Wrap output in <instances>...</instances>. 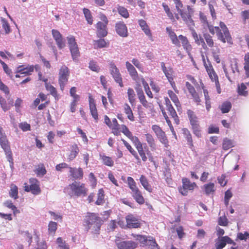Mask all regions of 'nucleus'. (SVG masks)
<instances>
[{
	"label": "nucleus",
	"instance_id": "nucleus-1",
	"mask_svg": "<svg viewBox=\"0 0 249 249\" xmlns=\"http://www.w3.org/2000/svg\"><path fill=\"white\" fill-rule=\"evenodd\" d=\"M84 222L86 231L90 230L92 233H99L103 221L97 213H87Z\"/></svg>",
	"mask_w": 249,
	"mask_h": 249
},
{
	"label": "nucleus",
	"instance_id": "nucleus-2",
	"mask_svg": "<svg viewBox=\"0 0 249 249\" xmlns=\"http://www.w3.org/2000/svg\"><path fill=\"white\" fill-rule=\"evenodd\" d=\"M70 189L69 195L71 196L84 197L87 195L88 189L85 184L80 182L74 181L69 185Z\"/></svg>",
	"mask_w": 249,
	"mask_h": 249
},
{
	"label": "nucleus",
	"instance_id": "nucleus-3",
	"mask_svg": "<svg viewBox=\"0 0 249 249\" xmlns=\"http://www.w3.org/2000/svg\"><path fill=\"white\" fill-rule=\"evenodd\" d=\"M133 237L140 243L142 244L143 246H147L150 249H155L156 248L157 249H159V246L156 240L151 236L135 234L133 235Z\"/></svg>",
	"mask_w": 249,
	"mask_h": 249
},
{
	"label": "nucleus",
	"instance_id": "nucleus-4",
	"mask_svg": "<svg viewBox=\"0 0 249 249\" xmlns=\"http://www.w3.org/2000/svg\"><path fill=\"white\" fill-rule=\"evenodd\" d=\"M69 75L70 71L68 68L65 65L61 66L58 73V83L62 91L64 90L68 82Z\"/></svg>",
	"mask_w": 249,
	"mask_h": 249
},
{
	"label": "nucleus",
	"instance_id": "nucleus-5",
	"mask_svg": "<svg viewBox=\"0 0 249 249\" xmlns=\"http://www.w3.org/2000/svg\"><path fill=\"white\" fill-rule=\"evenodd\" d=\"M109 71L114 81L119 84L120 87H123L124 84L121 74L113 61H110L109 63Z\"/></svg>",
	"mask_w": 249,
	"mask_h": 249
},
{
	"label": "nucleus",
	"instance_id": "nucleus-6",
	"mask_svg": "<svg viewBox=\"0 0 249 249\" xmlns=\"http://www.w3.org/2000/svg\"><path fill=\"white\" fill-rule=\"evenodd\" d=\"M183 20L188 26L194 25V21L192 17L194 14V10L189 5L187 6V9H183L181 12H178Z\"/></svg>",
	"mask_w": 249,
	"mask_h": 249
},
{
	"label": "nucleus",
	"instance_id": "nucleus-7",
	"mask_svg": "<svg viewBox=\"0 0 249 249\" xmlns=\"http://www.w3.org/2000/svg\"><path fill=\"white\" fill-rule=\"evenodd\" d=\"M30 185L25 184L24 190L27 192H31L34 195H38L41 192L38 181L36 178H31L29 179Z\"/></svg>",
	"mask_w": 249,
	"mask_h": 249
},
{
	"label": "nucleus",
	"instance_id": "nucleus-8",
	"mask_svg": "<svg viewBox=\"0 0 249 249\" xmlns=\"http://www.w3.org/2000/svg\"><path fill=\"white\" fill-rule=\"evenodd\" d=\"M115 243L118 249H135L138 247V244L132 240H116Z\"/></svg>",
	"mask_w": 249,
	"mask_h": 249
},
{
	"label": "nucleus",
	"instance_id": "nucleus-9",
	"mask_svg": "<svg viewBox=\"0 0 249 249\" xmlns=\"http://www.w3.org/2000/svg\"><path fill=\"white\" fill-rule=\"evenodd\" d=\"M152 129L161 143L165 145L167 144L168 141L165 133L159 125H153Z\"/></svg>",
	"mask_w": 249,
	"mask_h": 249
},
{
	"label": "nucleus",
	"instance_id": "nucleus-10",
	"mask_svg": "<svg viewBox=\"0 0 249 249\" xmlns=\"http://www.w3.org/2000/svg\"><path fill=\"white\" fill-rule=\"evenodd\" d=\"M126 227L129 229L138 228L141 226L139 220L132 214L127 215L125 217Z\"/></svg>",
	"mask_w": 249,
	"mask_h": 249
},
{
	"label": "nucleus",
	"instance_id": "nucleus-11",
	"mask_svg": "<svg viewBox=\"0 0 249 249\" xmlns=\"http://www.w3.org/2000/svg\"><path fill=\"white\" fill-rule=\"evenodd\" d=\"M89 102L90 114L94 120L97 122L98 120V113L96 107V102L90 94L89 95Z\"/></svg>",
	"mask_w": 249,
	"mask_h": 249
},
{
	"label": "nucleus",
	"instance_id": "nucleus-12",
	"mask_svg": "<svg viewBox=\"0 0 249 249\" xmlns=\"http://www.w3.org/2000/svg\"><path fill=\"white\" fill-rule=\"evenodd\" d=\"M115 31L117 34L121 37H125L128 36L127 28L123 21H119L115 24Z\"/></svg>",
	"mask_w": 249,
	"mask_h": 249
},
{
	"label": "nucleus",
	"instance_id": "nucleus-13",
	"mask_svg": "<svg viewBox=\"0 0 249 249\" xmlns=\"http://www.w3.org/2000/svg\"><path fill=\"white\" fill-rule=\"evenodd\" d=\"M96 35L98 37L103 38L107 35V25L101 21H98L96 24Z\"/></svg>",
	"mask_w": 249,
	"mask_h": 249
},
{
	"label": "nucleus",
	"instance_id": "nucleus-14",
	"mask_svg": "<svg viewBox=\"0 0 249 249\" xmlns=\"http://www.w3.org/2000/svg\"><path fill=\"white\" fill-rule=\"evenodd\" d=\"M206 27L208 28L210 33L213 35H214L215 33H216V36L218 40H220L223 43L226 42L225 38H224V35L221 32V30L219 27H214L212 25H211L210 23L206 26Z\"/></svg>",
	"mask_w": 249,
	"mask_h": 249
},
{
	"label": "nucleus",
	"instance_id": "nucleus-15",
	"mask_svg": "<svg viewBox=\"0 0 249 249\" xmlns=\"http://www.w3.org/2000/svg\"><path fill=\"white\" fill-rule=\"evenodd\" d=\"M191 34L195 40V43L198 45H201L202 47L206 50L207 49V45L204 41V38L200 35H198L195 30L191 29Z\"/></svg>",
	"mask_w": 249,
	"mask_h": 249
},
{
	"label": "nucleus",
	"instance_id": "nucleus-16",
	"mask_svg": "<svg viewBox=\"0 0 249 249\" xmlns=\"http://www.w3.org/2000/svg\"><path fill=\"white\" fill-rule=\"evenodd\" d=\"M219 26L221 28L220 30H221V32L223 33L224 38H225V40H227L228 43L229 44L232 45L233 44L232 39L229 31L226 25L224 22H220Z\"/></svg>",
	"mask_w": 249,
	"mask_h": 249
},
{
	"label": "nucleus",
	"instance_id": "nucleus-17",
	"mask_svg": "<svg viewBox=\"0 0 249 249\" xmlns=\"http://www.w3.org/2000/svg\"><path fill=\"white\" fill-rule=\"evenodd\" d=\"M70 172L71 176L75 179H82L83 178L84 173L83 169L79 167L78 168L70 167Z\"/></svg>",
	"mask_w": 249,
	"mask_h": 249
},
{
	"label": "nucleus",
	"instance_id": "nucleus-18",
	"mask_svg": "<svg viewBox=\"0 0 249 249\" xmlns=\"http://www.w3.org/2000/svg\"><path fill=\"white\" fill-rule=\"evenodd\" d=\"M166 32L168 33L170 38L171 39L172 42L173 44L179 47H180V39L178 36L177 37L176 33L172 31L171 27H166Z\"/></svg>",
	"mask_w": 249,
	"mask_h": 249
},
{
	"label": "nucleus",
	"instance_id": "nucleus-19",
	"mask_svg": "<svg viewBox=\"0 0 249 249\" xmlns=\"http://www.w3.org/2000/svg\"><path fill=\"white\" fill-rule=\"evenodd\" d=\"M203 61L204 62V66L206 69V70L208 73L210 79L212 81L215 82V86L216 88H219V82L218 81V76L217 75L216 73L213 70V68L212 66H211V69H208V67L205 65L206 63L205 62L204 59L203 60Z\"/></svg>",
	"mask_w": 249,
	"mask_h": 249
},
{
	"label": "nucleus",
	"instance_id": "nucleus-20",
	"mask_svg": "<svg viewBox=\"0 0 249 249\" xmlns=\"http://www.w3.org/2000/svg\"><path fill=\"white\" fill-rule=\"evenodd\" d=\"M131 194L136 202L139 204L142 205L144 203V197L139 188L131 191Z\"/></svg>",
	"mask_w": 249,
	"mask_h": 249
},
{
	"label": "nucleus",
	"instance_id": "nucleus-21",
	"mask_svg": "<svg viewBox=\"0 0 249 249\" xmlns=\"http://www.w3.org/2000/svg\"><path fill=\"white\" fill-rule=\"evenodd\" d=\"M125 66L132 79L133 80H137L138 78V74L135 67L128 61L125 62Z\"/></svg>",
	"mask_w": 249,
	"mask_h": 249
},
{
	"label": "nucleus",
	"instance_id": "nucleus-22",
	"mask_svg": "<svg viewBox=\"0 0 249 249\" xmlns=\"http://www.w3.org/2000/svg\"><path fill=\"white\" fill-rule=\"evenodd\" d=\"M137 93L140 102L142 105V106L146 108H150L151 107V106H150L149 105H150L151 104L148 103L147 100H146L142 89H137Z\"/></svg>",
	"mask_w": 249,
	"mask_h": 249
},
{
	"label": "nucleus",
	"instance_id": "nucleus-23",
	"mask_svg": "<svg viewBox=\"0 0 249 249\" xmlns=\"http://www.w3.org/2000/svg\"><path fill=\"white\" fill-rule=\"evenodd\" d=\"M179 39L181 42L183 48L186 50L188 55H190V52L192 50V47L190 44L187 38L181 35L178 36Z\"/></svg>",
	"mask_w": 249,
	"mask_h": 249
},
{
	"label": "nucleus",
	"instance_id": "nucleus-24",
	"mask_svg": "<svg viewBox=\"0 0 249 249\" xmlns=\"http://www.w3.org/2000/svg\"><path fill=\"white\" fill-rule=\"evenodd\" d=\"M80 149L77 144H73L70 146V153L68 156V159L70 160H73L77 156Z\"/></svg>",
	"mask_w": 249,
	"mask_h": 249
},
{
	"label": "nucleus",
	"instance_id": "nucleus-25",
	"mask_svg": "<svg viewBox=\"0 0 249 249\" xmlns=\"http://www.w3.org/2000/svg\"><path fill=\"white\" fill-rule=\"evenodd\" d=\"M202 189L207 196L213 194L216 190V187L214 183L213 182H209L204 184L202 187Z\"/></svg>",
	"mask_w": 249,
	"mask_h": 249
},
{
	"label": "nucleus",
	"instance_id": "nucleus-26",
	"mask_svg": "<svg viewBox=\"0 0 249 249\" xmlns=\"http://www.w3.org/2000/svg\"><path fill=\"white\" fill-rule=\"evenodd\" d=\"M140 181L144 189L149 193L152 192L153 189L149 183L148 180L146 177L142 175L140 178Z\"/></svg>",
	"mask_w": 249,
	"mask_h": 249
},
{
	"label": "nucleus",
	"instance_id": "nucleus-27",
	"mask_svg": "<svg viewBox=\"0 0 249 249\" xmlns=\"http://www.w3.org/2000/svg\"><path fill=\"white\" fill-rule=\"evenodd\" d=\"M72 58L73 61L76 62L78 60V58L80 56V52L78 45L71 46L69 47Z\"/></svg>",
	"mask_w": 249,
	"mask_h": 249
},
{
	"label": "nucleus",
	"instance_id": "nucleus-28",
	"mask_svg": "<svg viewBox=\"0 0 249 249\" xmlns=\"http://www.w3.org/2000/svg\"><path fill=\"white\" fill-rule=\"evenodd\" d=\"M122 141L123 142L124 146L126 147L129 152L134 156L135 159L137 160L138 162L141 161V159L139 158L137 152L131 147V146L124 140L122 139Z\"/></svg>",
	"mask_w": 249,
	"mask_h": 249
},
{
	"label": "nucleus",
	"instance_id": "nucleus-29",
	"mask_svg": "<svg viewBox=\"0 0 249 249\" xmlns=\"http://www.w3.org/2000/svg\"><path fill=\"white\" fill-rule=\"evenodd\" d=\"M187 113L191 125L199 123L197 117L193 111L190 109L188 110Z\"/></svg>",
	"mask_w": 249,
	"mask_h": 249
},
{
	"label": "nucleus",
	"instance_id": "nucleus-30",
	"mask_svg": "<svg viewBox=\"0 0 249 249\" xmlns=\"http://www.w3.org/2000/svg\"><path fill=\"white\" fill-rule=\"evenodd\" d=\"M235 145V142L227 138H224L222 143V148L225 150H227L231 148L234 147Z\"/></svg>",
	"mask_w": 249,
	"mask_h": 249
},
{
	"label": "nucleus",
	"instance_id": "nucleus-31",
	"mask_svg": "<svg viewBox=\"0 0 249 249\" xmlns=\"http://www.w3.org/2000/svg\"><path fill=\"white\" fill-rule=\"evenodd\" d=\"M145 140L147 142L149 146L152 149H155L156 145L155 140L153 136L150 133H146L144 135Z\"/></svg>",
	"mask_w": 249,
	"mask_h": 249
},
{
	"label": "nucleus",
	"instance_id": "nucleus-32",
	"mask_svg": "<svg viewBox=\"0 0 249 249\" xmlns=\"http://www.w3.org/2000/svg\"><path fill=\"white\" fill-rule=\"evenodd\" d=\"M105 192L103 189L101 188L98 190L97 194V199L95 204L97 205H101L105 203Z\"/></svg>",
	"mask_w": 249,
	"mask_h": 249
},
{
	"label": "nucleus",
	"instance_id": "nucleus-33",
	"mask_svg": "<svg viewBox=\"0 0 249 249\" xmlns=\"http://www.w3.org/2000/svg\"><path fill=\"white\" fill-rule=\"evenodd\" d=\"M182 181V186L187 190L192 191L194 190L195 187L196 186V183L191 182L190 180L187 178H183Z\"/></svg>",
	"mask_w": 249,
	"mask_h": 249
},
{
	"label": "nucleus",
	"instance_id": "nucleus-34",
	"mask_svg": "<svg viewBox=\"0 0 249 249\" xmlns=\"http://www.w3.org/2000/svg\"><path fill=\"white\" fill-rule=\"evenodd\" d=\"M166 109L168 110L169 113L171 116V117L173 118H174L175 123L177 124H179V119L173 107L172 106H171L168 107H167Z\"/></svg>",
	"mask_w": 249,
	"mask_h": 249
},
{
	"label": "nucleus",
	"instance_id": "nucleus-35",
	"mask_svg": "<svg viewBox=\"0 0 249 249\" xmlns=\"http://www.w3.org/2000/svg\"><path fill=\"white\" fill-rule=\"evenodd\" d=\"M226 245L225 236L218 237L215 240V248L216 249H222Z\"/></svg>",
	"mask_w": 249,
	"mask_h": 249
},
{
	"label": "nucleus",
	"instance_id": "nucleus-36",
	"mask_svg": "<svg viewBox=\"0 0 249 249\" xmlns=\"http://www.w3.org/2000/svg\"><path fill=\"white\" fill-rule=\"evenodd\" d=\"M83 12L88 23L90 25L92 24L93 17L92 16L90 11L88 8H84L83 9Z\"/></svg>",
	"mask_w": 249,
	"mask_h": 249
},
{
	"label": "nucleus",
	"instance_id": "nucleus-37",
	"mask_svg": "<svg viewBox=\"0 0 249 249\" xmlns=\"http://www.w3.org/2000/svg\"><path fill=\"white\" fill-rule=\"evenodd\" d=\"M107 42L103 38H100L99 39L94 40L93 46L94 49H98L103 48L106 47Z\"/></svg>",
	"mask_w": 249,
	"mask_h": 249
},
{
	"label": "nucleus",
	"instance_id": "nucleus-38",
	"mask_svg": "<svg viewBox=\"0 0 249 249\" xmlns=\"http://www.w3.org/2000/svg\"><path fill=\"white\" fill-rule=\"evenodd\" d=\"M100 157L105 165L110 167L113 166L114 161L110 157L101 154H100Z\"/></svg>",
	"mask_w": 249,
	"mask_h": 249
},
{
	"label": "nucleus",
	"instance_id": "nucleus-39",
	"mask_svg": "<svg viewBox=\"0 0 249 249\" xmlns=\"http://www.w3.org/2000/svg\"><path fill=\"white\" fill-rule=\"evenodd\" d=\"M0 145L3 150L10 147L6 134L0 136Z\"/></svg>",
	"mask_w": 249,
	"mask_h": 249
},
{
	"label": "nucleus",
	"instance_id": "nucleus-40",
	"mask_svg": "<svg viewBox=\"0 0 249 249\" xmlns=\"http://www.w3.org/2000/svg\"><path fill=\"white\" fill-rule=\"evenodd\" d=\"M124 113L127 115V118L131 121H134V117L131 108L127 103L124 104Z\"/></svg>",
	"mask_w": 249,
	"mask_h": 249
},
{
	"label": "nucleus",
	"instance_id": "nucleus-41",
	"mask_svg": "<svg viewBox=\"0 0 249 249\" xmlns=\"http://www.w3.org/2000/svg\"><path fill=\"white\" fill-rule=\"evenodd\" d=\"M46 89L50 92V93L54 97L56 100H58L59 97L56 89L51 85L46 84Z\"/></svg>",
	"mask_w": 249,
	"mask_h": 249
},
{
	"label": "nucleus",
	"instance_id": "nucleus-42",
	"mask_svg": "<svg viewBox=\"0 0 249 249\" xmlns=\"http://www.w3.org/2000/svg\"><path fill=\"white\" fill-rule=\"evenodd\" d=\"M247 86L245 84L242 83L238 86L237 92L239 95L247 96L248 92L246 90Z\"/></svg>",
	"mask_w": 249,
	"mask_h": 249
},
{
	"label": "nucleus",
	"instance_id": "nucleus-43",
	"mask_svg": "<svg viewBox=\"0 0 249 249\" xmlns=\"http://www.w3.org/2000/svg\"><path fill=\"white\" fill-rule=\"evenodd\" d=\"M168 94L172 101L175 103V105L177 107H180V102L177 95L171 90H169L168 91Z\"/></svg>",
	"mask_w": 249,
	"mask_h": 249
},
{
	"label": "nucleus",
	"instance_id": "nucleus-44",
	"mask_svg": "<svg viewBox=\"0 0 249 249\" xmlns=\"http://www.w3.org/2000/svg\"><path fill=\"white\" fill-rule=\"evenodd\" d=\"M231 108V102L226 101L224 102L221 107V110L222 113H226L230 111Z\"/></svg>",
	"mask_w": 249,
	"mask_h": 249
},
{
	"label": "nucleus",
	"instance_id": "nucleus-45",
	"mask_svg": "<svg viewBox=\"0 0 249 249\" xmlns=\"http://www.w3.org/2000/svg\"><path fill=\"white\" fill-rule=\"evenodd\" d=\"M0 105L4 112L9 110L12 106V104L10 105L9 103H7L6 100L2 97H0Z\"/></svg>",
	"mask_w": 249,
	"mask_h": 249
},
{
	"label": "nucleus",
	"instance_id": "nucleus-46",
	"mask_svg": "<svg viewBox=\"0 0 249 249\" xmlns=\"http://www.w3.org/2000/svg\"><path fill=\"white\" fill-rule=\"evenodd\" d=\"M203 37L204 38L206 42V45H207L209 47L212 48L213 46L214 42L212 36L207 33L203 34Z\"/></svg>",
	"mask_w": 249,
	"mask_h": 249
},
{
	"label": "nucleus",
	"instance_id": "nucleus-47",
	"mask_svg": "<svg viewBox=\"0 0 249 249\" xmlns=\"http://www.w3.org/2000/svg\"><path fill=\"white\" fill-rule=\"evenodd\" d=\"M128 98L130 103L133 105L135 101V93L132 88H128L127 89Z\"/></svg>",
	"mask_w": 249,
	"mask_h": 249
},
{
	"label": "nucleus",
	"instance_id": "nucleus-48",
	"mask_svg": "<svg viewBox=\"0 0 249 249\" xmlns=\"http://www.w3.org/2000/svg\"><path fill=\"white\" fill-rule=\"evenodd\" d=\"M9 196L14 199L18 198V188L17 186L14 185L11 187L10 191L9 192Z\"/></svg>",
	"mask_w": 249,
	"mask_h": 249
},
{
	"label": "nucleus",
	"instance_id": "nucleus-49",
	"mask_svg": "<svg viewBox=\"0 0 249 249\" xmlns=\"http://www.w3.org/2000/svg\"><path fill=\"white\" fill-rule=\"evenodd\" d=\"M127 181L128 187L130 189L131 191L138 188L136 186V182L132 177H128L127 178Z\"/></svg>",
	"mask_w": 249,
	"mask_h": 249
},
{
	"label": "nucleus",
	"instance_id": "nucleus-50",
	"mask_svg": "<svg viewBox=\"0 0 249 249\" xmlns=\"http://www.w3.org/2000/svg\"><path fill=\"white\" fill-rule=\"evenodd\" d=\"M119 14L123 17L126 18L129 17V13L128 10L124 7L119 6L117 8Z\"/></svg>",
	"mask_w": 249,
	"mask_h": 249
},
{
	"label": "nucleus",
	"instance_id": "nucleus-51",
	"mask_svg": "<svg viewBox=\"0 0 249 249\" xmlns=\"http://www.w3.org/2000/svg\"><path fill=\"white\" fill-rule=\"evenodd\" d=\"M57 229V223L50 221L48 225V232L49 234H54Z\"/></svg>",
	"mask_w": 249,
	"mask_h": 249
},
{
	"label": "nucleus",
	"instance_id": "nucleus-52",
	"mask_svg": "<svg viewBox=\"0 0 249 249\" xmlns=\"http://www.w3.org/2000/svg\"><path fill=\"white\" fill-rule=\"evenodd\" d=\"M3 150L5 153L7 160L11 164H13V154L10 147L5 149Z\"/></svg>",
	"mask_w": 249,
	"mask_h": 249
},
{
	"label": "nucleus",
	"instance_id": "nucleus-53",
	"mask_svg": "<svg viewBox=\"0 0 249 249\" xmlns=\"http://www.w3.org/2000/svg\"><path fill=\"white\" fill-rule=\"evenodd\" d=\"M89 68L91 71L97 72H99L100 70L99 66L97 64V62L93 60L89 61Z\"/></svg>",
	"mask_w": 249,
	"mask_h": 249
},
{
	"label": "nucleus",
	"instance_id": "nucleus-54",
	"mask_svg": "<svg viewBox=\"0 0 249 249\" xmlns=\"http://www.w3.org/2000/svg\"><path fill=\"white\" fill-rule=\"evenodd\" d=\"M4 205L13 211L14 213L17 212H18L17 207L13 204V202L10 200H7L5 201Z\"/></svg>",
	"mask_w": 249,
	"mask_h": 249
},
{
	"label": "nucleus",
	"instance_id": "nucleus-55",
	"mask_svg": "<svg viewBox=\"0 0 249 249\" xmlns=\"http://www.w3.org/2000/svg\"><path fill=\"white\" fill-rule=\"evenodd\" d=\"M145 91L147 95L150 98H152L153 97L152 92L151 91L150 88L149 87L148 84L147 82L143 79L142 81Z\"/></svg>",
	"mask_w": 249,
	"mask_h": 249
},
{
	"label": "nucleus",
	"instance_id": "nucleus-56",
	"mask_svg": "<svg viewBox=\"0 0 249 249\" xmlns=\"http://www.w3.org/2000/svg\"><path fill=\"white\" fill-rule=\"evenodd\" d=\"M56 243L61 249H69V246L66 243L65 241H63L61 237L57 238Z\"/></svg>",
	"mask_w": 249,
	"mask_h": 249
},
{
	"label": "nucleus",
	"instance_id": "nucleus-57",
	"mask_svg": "<svg viewBox=\"0 0 249 249\" xmlns=\"http://www.w3.org/2000/svg\"><path fill=\"white\" fill-rule=\"evenodd\" d=\"M1 21L2 28L4 29L5 34H8L11 32L10 27L8 22L4 18H2Z\"/></svg>",
	"mask_w": 249,
	"mask_h": 249
},
{
	"label": "nucleus",
	"instance_id": "nucleus-58",
	"mask_svg": "<svg viewBox=\"0 0 249 249\" xmlns=\"http://www.w3.org/2000/svg\"><path fill=\"white\" fill-rule=\"evenodd\" d=\"M162 6L164 9V10L165 11V13H166L167 16L169 18H170L171 20L174 19V17L173 14L171 12L168 6L165 3H162Z\"/></svg>",
	"mask_w": 249,
	"mask_h": 249
},
{
	"label": "nucleus",
	"instance_id": "nucleus-59",
	"mask_svg": "<svg viewBox=\"0 0 249 249\" xmlns=\"http://www.w3.org/2000/svg\"><path fill=\"white\" fill-rule=\"evenodd\" d=\"M55 42L58 48L59 49H62L66 46V41L63 36H61V38H59L58 40H56Z\"/></svg>",
	"mask_w": 249,
	"mask_h": 249
},
{
	"label": "nucleus",
	"instance_id": "nucleus-60",
	"mask_svg": "<svg viewBox=\"0 0 249 249\" xmlns=\"http://www.w3.org/2000/svg\"><path fill=\"white\" fill-rule=\"evenodd\" d=\"M137 150H138V152L140 155V156L142 158V160L143 161H146L147 160V157L146 156L145 153L143 150V146H141L140 147H138L137 148Z\"/></svg>",
	"mask_w": 249,
	"mask_h": 249
},
{
	"label": "nucleus",
	"instance_id": "nucleus-61",
	"mask_svg": "<svg viewBox=\"0 0 249 249\" xmlns=\"http://www.w3.org/2000/svg\"><path fill=\"white\" fill-rule=\"evenodd\" d=\"M132 63L133 64L137 67L140 71H142L143 70V67L142 65L140 62V61L135 58H133L131 60Z\"/></svg>",
	"mask_w": 249,
	"mask_h": 249
},
{
	"label": "nucleus",
	"instance_id": "nucleus-62",
	"mask_svg": "<svg viewBox=\"0 0 249 249\" xmlns=\"http://www.w3.org/2000/svg\"><path fill=\"white\" fill-rule=\"evenodd\" d=\"M228 221L226 216H220L218 218V224L222 226H226L228 225Z\"/></svg>",
	"mask_w": 249,
	"mask_h": 249
},
{
	"label": "nucleus",
	"instance_id": "nucleus-63",
	"mask_svg": "<svg viewBox=\"0 0 249 249\" xmlns=\"http://www.w3.org/2000/svg\"><path fill=\"white\" fill-rule=\"evenodd\" d=\"M46 170L43 165L41 167H39L36 170V174L38 176H43L46 174Z\"/></svg>",
	"mask_w": 249,
	"mask_h": 249
},
{
	"label": "nucleus",
	"instance_id": "nucleus-64",
	"mask_svg": "<svg viewBox=\"0 0 249 249\" xmlns=\"http://www.w3.org/2000/svg\"><path fill=\"white\" fill-rule=\"evenodd\" d=\"M19 127L23 131H27L30 130L31 126L30 124L26 123H21L19 124Z\"/></svg>",
	"mask_w": 249,
	"mask_h": 249
}]
</instances>
